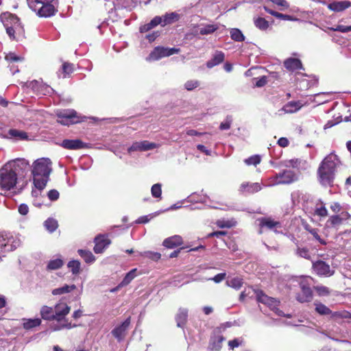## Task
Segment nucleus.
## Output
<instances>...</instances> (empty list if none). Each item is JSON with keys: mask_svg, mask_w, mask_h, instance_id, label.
<instances>
[{"mask_svg": "<svg viewBox=\"0 0 351 351\" xmlns=\"http://www.w3.org/2000/svg\"><path fill=\"white\" fill-rule=\"evenodd\" d=\"M29 167V162L24 158H16L7 162L0 169V195H5L13 190L18 178L24 176Z\"/></svg>", "mask_w": 351, "mask_h": 351, "instance_id": "nucleus-1", "label": "nucleus"}, {"mask_svg": "<svg viewBox=\"0 0 351 351\" xmlns=\"http://www.w3.org/2000/svg\"><path fill=\"white\" fill-rule=\"evenodd\" d=\"M340 165L341 161L336 154L331 153L326 156L317 169L319 182L324 186H332Z\"/></svg>", "mask_w": 351, "mask_h": 351, "instance_id": "nucleus-2", "label": "nucleus"}, {"mask_svg": "<svg viewBox=\"0 0 351 351\" xmlns=\"http://www.w3.org/2000/svg\"><path fill=\"white\" fill-rule=\"evenodd\" d=\"M51 171L52 162L49 158H41L34 162L32 173L34 178V184L37 189L42 191L45 189Z\"/></svg>", "mask_w": 351, "mask_h": 351, "instance_id": "nucleus-3", "label": "nucleus"}, {"mask_svg": "<svg viewBox=\"0 0 351 351\" xmlns=\"http://www.w3.org/2000/svg\"><path fill=\"white\" fill-rule=\"evenodd\" d=\"M0 19L10 39H18L23 35V27L16 15L6 12L1 14Z\"/></svg>", "mask_w": 351, "mask_h": 351, "instance_id": "nucleus-4", "label": "nucleus"}, {"mask_svg": "<svg viewBox=\"0 0 351 351\" xmlns=\"http://www.w3.org/2000/svg\"><path fill=\"white\" fill-rule=\"evenodd\" d=\"M31 10L41 17H49L56 14L57 0H27Z\"/></svg>", "mask_w": 351, "mask_h": 351, "instance_id": "nucleus-5", "label": "nucleus"}, {"mask_svg": "<svg viewBox=\"0 0 351 351\" xmlns=\"http://www.w3.org/2000/svg\"><path fill=\"white\" fill-rule=\"evenodd\" d=\"M54 312L56 316V321L58 322L56 324L51 326L53 330H60L63 328H72L75 325H72L65 319L66 315L70 312L71 308L65 302H59L54 306Z\"/></svg>", "mask_w": 351, "mask_h": 351, "instance_id": "nucleus-6", "label": "nucleus"}, {"mask_svg": "<svg viewBox=\"0 0 351 351\" xmlns=\"http://www.w3.org/2000/svg\"><path fill=\"white\" fill-rule=\"evenodd\" d=\"M0 240L3 245L5 254L14 251L21 244L20 236L14 235L11 233H3L0 234Z\"/></svg>", "mask_w": 351, "mask_h": 351, "instance_id": "nucleus-7", "label": "nucleus"}, {"mask_svg": "<svg viewBox=\"0 0 351 351\" xmlns=\"http://www.w3.org/2000/svg\"><path fill=\"white\" fill-rule=\"evenodd\" d=\"M180 51V48H169L164 47H156L154 49V50L149 53V56L147 58V60L148 61H156L158 60L165 57H169L175 53H178Z\"/></svg>", "mask_w": 351, "mask_h": 351, "instance_id": "nucleus-8", "label": "nucleus"}, {"mask_svg": "<svg viewBox=\"0 0 351 351\" xmlns=\"http://www.w3.org/2000/svg\"><path fill=\"white\" fill-rule=\"evenodd\" d=\"M256 296L259 302L267 305L276 314L279 316H285L283 312L278 308L280 303L279 301L274 298L267 296L261 290L256 291Z\"/></svg>", "mask_w": 351, "mask_h": 351, "instance_id": "nucleus-9", "label": "nucleus"}, {"mask_svg": "<svg viewBox=\"0 0 351 351\" xmlns=\"http://www.w3.org/2000/svg\"><path fill=\"white\" fill-rule=\"evenodd\" d=\"M57 116L58 121L64 125L77 123L82 121L77 116V112L72 109L60 110L57 112Z\"/></svg>", "mask_w": 351, "mask_h": 351, "instance_id": "nucleus-10", "label": "nucleus"}, {"mask_svg": "<svg viewBox=\"0 0 351 351\" xmlns=\"http://www.w3.org/2000/svg\"><path fill=\"white\" fill-rule=\"evenodd\" d=\"M25 86L38 96L51 95L54 92L51 87L37 80L26 82Z\"/></svg>", "mask_w": 351, "mask_h": 351, "instance_id": "nucleus-11", "label": "nucleus"}, {"mask_svg": "<svg viewBox=\"0 0 351 351\" xmlns=\"http://www.w3.org/2000/svg\"><path fill=\"white\" fill-rule=\"evenodd\" d=\"M350 216L348 212H341L339 215H333L326 221L325 228L337 230L345 221L349 219Z\"/></svg>", "mask_w": 351, "mask_h": 351, "instance_id": "nucleus-12", "label": "nucleus"}, {"mask_svg": "<svg viewBox=\"0 0 351 351\" xmlns=\"http://www.w3.org/2000/svg\"><path fill=\"white\" fill-rule=\"evenodd\" d=\"M259 221V233L262 234L263 232L264 228H267L274 231L276 233H278L280 231H278V229L282 228L281 223L278 221H276L271 217H261L258 219L257 220Z\"/></svg>", "mask_w": 351, "mask_h": 351, "instance_id": "nucleus-13", "label": "nucleus"}, {"mask_svg": "<svg viewBox=\"0 0 351 351\" xmlns=\"http://www.w3.org/2000/svg\"><path fill=\"white\" fill-rule=\"evenodd\" d=\"M130 324V317H128L121 324L116 326L112 330V335L119 341L124 339L126 331Z\"/></svg>", "mask_w": 351, "mask_h": 351, "instance_id": "nucleus-14", "label": "nucleus"}, {"mask_svg": "<svg viewBox=\"0 0 351 351\" xmlns=\"http://www.w3.org/2000/svg\"><path fill=\"white\" fill-rule=\"evenodd\" d=\"M313 269L319 276H332L334 271L330 269L329 265L324 261H318L313 264Z\"/></svg>", "mask_w": 351, "mask_h": 351, "instance_id": "nucleus-15", "label": "nucleus"}, {"mask_svg": "<svg viewBox=\"0 0 351 351\" xmlns=\"http://www.w3.org/2000/svg\"><path fill=\"white\" fill-rule=\"evenodd\" d=\"M263 189V184L258 182H243L239 187V191L243 193L252 194L260 191Z\"/></svg>", "mask_w": 351, "mask_h": 351, "instance_id": "nucleus-16", "label": "nucleus"}, {"mask_svg": "<svg viewBox=\"0 0 351 351\" xmlns=\"http://www.w3.org/2000/svg\"><path fill=\"white\" fill-rule=\"evenodd\" d=\"M300 287L301 291L298 293L296 297L298 301L301 303L311 302L313 299V293L309 286L306 284H301Z\"/></svg>", "mask_w": 351, "mask_h": 351, "instance_id": "nucleus-17", "label": "nucleus"}, {"mask_svg": "<svg viewBox=\"0 0 351 351\" xmlns=\"http://www.w3.org/2000/svg\"><path fill=\"white\" fill-rule=\"evenodd\" d=\"M278 177L281 184H289L298 179V175L291 170H284L283 171L278 173Z\"/></svg>", "mask_w": 351, "mask_h": 351, "instance_id": "nucleus-18", "label": "nucleus"}, {"mask_svg": "<svg viewBox=\"0 0 351 351\" xmlns=\"http://www.w3.org/2000/svg\"><path fill=\"white\" fill-rule=\"evenodd\" d=\"M94 252L100 254L110 244V241L103 235H99L95 239Z\"/></svg>", "mask_w": 351, "mask_h": 351, "instance_id": "nucleus-19", "label": "nucleus"}, {"mask_svg": "<svg viewBox=\"0 0 351 351\" xmlns=\"http://www.w3.org/2000/svg\"><path fill=\"white\" fill-rule=\"evenodd\" d=\"M303 106L304 104L300 101H290L279 110L278 112L280 115L283 113H293L299 110Z\"/></svg>", "mask_w": 351, "mask_h": 351, "instance_id": "nucleus-20", "label": "nucleus"}, {"mask_svg": "<svg viewBox=\"0 0 351 351\" xmlns=\"http://www.w3.org/2000/svg\"><path fill=\"white\" fill-rule=\"evenodd\" d=\"M6 61L10 64V71L14 75L19 72L18 66H15L14 64L21 62L23 60V58L16 55L14 53H9L5 57Z\"/></svg>", "mask_w": 351, "mask_h": 351, "instance_id": "nucleus-21", "label": "nucleus"}, {"mask_svg": "<svg viewBox=\"0 0 351 351\" xmlns=\"http://www.w3.org/2000/svg\"><path fill=\"white\" fill-rule=\"evenodd\" d=\"M62 146L68 149H80L85 148L86 145L79 139H66L62 141Z\"/></svg>", "mask_w": 351, "mask_h": 351, "instance_id": "nucleus-22", "label": "nucleus"}, {"mask_svg": "<svg viewBox=\"0 0 351 351\" xmlns=\"http://www.w3.org/2000/svg\"><path fill=\"white\" fill-rule=\"evenodd\" d=\"M351 6L349 1H334L328 5V9L334 12H341Z\"/></svg>", "mask_w": 351, "mask_h": 351, "instance_id": "nucleus-23", "label": "nucleus"}, {"mask_svg": "<svg viewBox=\"0 0 351 351\" xmlns=\"http://www.w3.org/2000/svg\"><path fill=\"white\" fill-rule=\"evenodd\" d=\"M219 26L217 24H208L206 25H202L193 31L194 35L198 34L201 35H208L215 32L218 29Z\"/></svg>", "mask_w": 351, "mask_h": 351, "instance_id": "nucleus-24", "label": "nucleus"}, {"mask_svg": "<svg viewBox=\"0 0 351 351\" xmlns=\"http://www.w3.org/2000/svg\"><path fill=\"white\" fill-rule=\"evenodd\" d=\"M183 243L182 238L180 235H173L163 241L162 245L167 248H174Z\"/></svg>", "mask_w": 351, "mask_h": 351, "instance_id": "nucleus-25", "label": "nucleus"}, {"mask_svg": "<svg viewBox=\"0 0 351 351\" xmlns=\"http://www.w3.org/2000/svg\"><path fill=\"white\" fill-rule=\"evenodd\" d=\"M285 67L289 71H295L302 68L301 61L298 58H289L284 62Z\"/></svg>", "mask_w": 351, "mask_h": 351, "instance_id": "nucleus-26", "label": "nucleus"}, {"mask_svg": "<svg viewBox=\"0 0 351 351\" xmlns=\"http://www.w3.org/2000/svg\"><path fill=\"white\" fill-rule=\"evenodd\" d=\"M41 317L45 320H56L54 308L48 306H43L40 311Z\"/></svg>", "mask_w": 351, "mask_h": 351, "instance_id": "nucleus-27", "label": "nucleus"}, {"mask_svg": "<svg viewBox=\"0 0 351 351\" xmlns=\"http://www.w3.org/2000/svg\"><path fill=\"white\" fill-rule=\"evenodd\" d=\"M188 318V309L184 308H180L178 310V313L176 315V321L178 327L182 328Z\"/></svg>", "mask_w": 351, "mask_h": 351, "instance_id": "nucleus-28", "label": "nucleus"}, {"mask_svg": "<svg viewBox=\"0 0 351 351\" xmlns=\"http://www.w3.org/2000/svg\"><path fill=\"white\" fill-rule=\"evenodd\" d=\"M225 340V338L221 335L215 336L211 338L209 349L211 351H219L222 347V343Z\"/></svg>", "mask_w": 351, "mask_h": 351, "instance_id": "nucleus-29", "label": "nucleus"}, {"mask_svg": "<svg viewBox=\"0 0 351 351\" xmlns=\"http://www.w3.org/2000/svg\"><path fill=\"white\" fill-rule=\"evenodd\" d=\"M179 14L176 12L167 13L162 16H160L161 23L160 25L164 27L167 25L171 24L179 20Z\"/></svg>", "mask_w": 351, "mask_h": 351, "instance_id": "nucleus-30", "label": "nucleus"}, {"mask_svg": "<svg viewBox=\"0 0 351 351\" xmlns=\"http://www.w3.org/2000/svg\"><path fill=\"white\" fill-rule=\"evenodd\" d=\"M224 60V53L221 51H216L213 57L207 62L206 66L208 68L211 69Z\"/></svg>", "mask_w": 351, "mask_h": 351, "instance_id": "nucleus-31", "label": "nucleus"}, {"mask_svg": "<svg viewBox=\"0 0 351 351\" xmlns=\"http://www.w3.org/2000/svg\"><path fill=\"white\" fill-rule=\"evenodd\" d=\"M209 197L206 194L193 193L186 199L188 202L206 204Z\"/></svg>", "mask_w": 351, "mask_h": 351, "instance_id": "nucleus-32", "label": "nucleus"}, {"mask_svg": "<svg viewBox=\"0 0 351 351\" xmlns=\"http://www.w3.org/2000/svg\"><path fill=\"white\" fill-rule=\"evenodd\" d=\"M161 21L160 16H156L149 23L142 25L140 27V32L141 33L147 32L157 25H160Z\"/></svg>", "mask_w": 351, "mask_h": 351, "instance_id": "nucleus-33", "label": "nucleus"}, {"mask_svg": "<svg viewBox=\"0 0 351 351\" xmlns=\"http://www.w3.org/2000/svg\"><path fill=\"white\" fill-rule=\"evenodd\" d=\"M254 23L256 27L261 31H266L270 26L269 22L261 16L254 18Z\"/></svg>", "mask_w": 351, "mask_h": 351, "instance_id": "nucleus-34", "label": "nucleus"}, {"mask_svg": "<svg viewBox=\"0 0 351 351\" xmlns=\"http://www.w3.org/2000/svg\"><path fill=\"white\" fill-rule=\"evenodd\" d=\"M227 286L232 287L236 290H239L241 288L243 284V278L240 277H234L231 280H228L226 282Z\"/></svg>", "mask_w": 351, "mask_h": 351, "instance_id": "nucleus-35", "label": "nucleus"}, {"mask_svg": "<svg viewBox=\"0 0 351 351\" xmlns=\"http://www.w3.org/2000/svg\"><path fill=\"white\" fill-rule=\"evenodd\" d=\"M76 287L75 285H65L62 287L54 289L52 291V294L53 295H62L64 293H69L73 290L75 289Z\"/></svg>", "mask_w": 351, "mask_h": 351, "instance_id": "nucleus-36", "label": "nucleus"}, {"mask_svg": "<svg viewBox=\"0 0 351 351\" xmlns=\"http://www.w3.org/2000/svg\"><path fill=\"white\" fill-rule=\"evenodd\" d=\"M231 38L236 42H242L245 40V36L241 31L238 28H232L230 30Z\"/></svg>", "mask_w": 351, "mask_h": 351, "instance_id": "nucleus-37", "label": "nucleus"}, {"mask_svg": "<svg viewBox=\"0 0 351 351\" xmlns=\"http://www.w3.org/2000/svg\"><path fill=\"white\" fill-rule=\"evenodd\" d=\"M78 254L87 263H93L95 260L94 255L88 250H79Z\"/></svg>", "mask_w": 351, "mask_h": 351, "instance_id": "nucleus-38", "label": "nucleus"}, {"mask_svg": "<svg viewBox=\"0 0 351 351\" xmlns=\"http://www.w3.org/2000/svg\"><path fill=\"white\" fill-rule=\"evenodd\" d=\"M280 180L278 177V173H276L275 176L268 178L265 180L262 181V184L263 186H273L276 185L281 184L280 183Z\"/></svg>", "mask_w": 351, "mask_h": 351, "instance_id": "nucleus-39", "label": "nucleus"}, {"mask_svg": "<svg viewBox=\"0 0 351 351\" xmlns=\"http://www.w3.org/2000/svg\"><path fill=\"white\" fill-rule=\"evenodd\" d=\"M7 137L10 138L26 139L27 135L24 132L12 129L9 130Z\"/></svg>", "mask_w": 351, "mask_h": 351, "instance_id": "nucleus-40", "label": "nucleus"}, {"mask_svg": "<svg viewBox=\"0 0 351 351\" xmlns=\"http://www.w3.org/2000/svg\"><path fill=\"white\" fill-rule=\"evenodd\" d=\"M41 319L40 318L28 319L23 322V328L25 329H31L40 326Z\"/></svg>", "mask_w": 351, "mask_h": 351, "instance_id": "nucleus-41", "label": "nucleus"}, {"mask_svg": "<svg viewBox=\"0 0 351 351\" xmlns=\"http://www.w3.org/2000/svg\"><path fill=\"white\" fill-rule=\"evenodd\" d=\"M315 311L321 315H327L331 313V311L326 305L320 302H315Z\"/></svg>", "mask_w": 351, "mask_h": 351, "instance_id": "nucleus-42", "label": "nucleus"}, {"mask_svg": "<svg viewBox=\"0 0 351 351\" xmlns=\"http://www.w3.org/2000/svg\"><path fill=\"white\" fill-rule=\"evenodd\" d=\"M315 214L321 217H325L328 215V210L323 202L317 204L315 208Z\"/></svg>", "mask_w": 351, "mask_h": 351, "instance_id": "nucleus-43", "label": "nucleus"}, {"mask_svg": "<svg viewBox=\"0 0 351 351\" xmlns=\"http://www.w3.org/2000/svg\"><path fill=\"white\" fill-rule=\"evenodd\" d=\"M63 265V261L61 258H56L49 261L47 269L48 270H56Z\"/></svg>", "mask_w": 351, "mask_h": 351, "instance_id": "nucleus-44", "label": "nucleus"}, {"mask_svg": "<svg viewBox=\"0 0 351 351\" xmlns=\"http://www.w3.org/2000/svg\"><path fill=\"white\" fill-rule=\"evenodd\" d=\"M136 269H133L130 271L121 282V286L125 287L129 285L131 281L136 277Z\"/></svg>", "mask_w": 351, "mask_h": 351, "instance_id": "nucleus-45", "label": "nucleus"}, {"mask_svg": "<svg viewBox=\"0 0 351 351\" xmlns=\"http://www.w3.org/2000/svg\"><path fill=\"white\" fill-rule=\"evenodd\" d=\"M44 225L46 229L50 232H54L57 229L58 226V221L56 219L51 218L47 219L45 221Z\"/></svg>", "mask_w": 351, "mask_h": 351, "instance_id": "nucleus-46", "label": "nucleus"}, {"mask_svg": "<svg viewBox=\"0 0 351 351\" xmlns=\"http://www.w3.org/2000/svg\"><path fill=\"white\" fill-rule=\"evenodd\" d=\"M330 315L331 318H332L335 321H338L340 319H347L348 316L349 315V312L346 311L336 312L331 311V313Z\"/></svg>", "mask_w": 351, "mask_h": 351, "instance_id": "nucleus-47", "label": "nucleus"}, {"mask_svg": "<svg viewBox=\"0 0 351 351\" xmlns=\"http://www.w3.org/2000/svg\"><path fill=\"white\" fill-rule=\"evenodd\" d=\"M68 267L71 269L73 274H77L80 269V263L78 261H71L68 263Z\"/></svg>", "mask_w": 351, "mask_h": 351, "instance_id": "nucleus-48", "label": "nucleus"}, {"mask_svg": "<svg viewBox=\"0 0 351 351\" xmlns=\"http://www.w3.org/2000/svg\"><path fill=\"white\" fill-rule=\"evenodd\" d=\"M236 222L234 220H218L216 223L217 226L221 228H231L235 225Z\"/></svg>", "mask_w": 351, "mask_h": 351, "instance_id": "nucleus-49", "label": "nucleus"}, {"mask_svg": "<svg viewBox=\"0 0 351 351\" xmlns=\"http://www.w3.org/2000/svg\"><path fill=\"white\" fill-rule=\"evenodd\" d=\"M141 255L156 261L159 260L161 257V254L160 253L151 251L144 252L141 253Z\"/></svg>", "mask_w": 351, "mask_h": 351, "instance_id": "nucleus-50", "label": "nucleus"}, {"mask_svg": "<svg viewBox=\"0 0 351 351\" xmlns=\"http://www.w3.org/2000/svg\"><path fill=\"white\" fill-rule=\"evenodd\" d=\"M141 151H147L155 149L158 147L156 143H150L147 141H140Z\"/></svg>", "mask_w": 351, "mask_h": 351, "instance_id": "nucleus-51", "label": "nucleus"}, {"mask_svg": "<svg viewBox=\"0 0 351 351\" xmlns=\"http://www.w3.org/2000/svg\"><path fill=\"white\" fill-rule=\"evenodd\" d=\"M245 163L247 165H254L256 166L261 162V158L258 155H254L249 157L248 158L245 159Z\"/></svg>", "mask_w": 351, "mask_h": 351, "instance_id": "nucleus-52", "label": "nucleus"}, {"mask_svg": "<svg viewBox=\"0 0 351 351\" xmlns=\"http://www.w3.org/2000/svg\"><path fill=\"white\" fill-rule=\"evenodd\" d=\"M151 192L154 197H160L162 194L161 184L158 183L154 184L152 187Z\"/></svg>", "mask_w": 351, "mask_h": 351, "instance_id": "nucleus-53", "label": "nucleus"}, {"mask_svg": "<svg viewBox=\"0 0 351 351\" xmlns=\"http://www.w3.org/2000/svg\"><path fill=\"white\" fill-rule=\"evenodd\" d=\"M232 122V119L231 116H227L225 121L221 122L219 125V129L221 130H226L230 128L231 124Z\"/></svg>", "mask_w": 351, "mask_h": 351, "instance_id": "nucleus-54", "label": "nucleus"}, {"mask_svg": "<svg viewBox=\"0 0 351 351\" xmlns=\"http://www.w3.org/2000/svg\"><path fill=\"white\" fill-rule=\"evenodd\" d=\"M199 86V82L197 80H189L184 84V87L187 90H193Z\"/></svg>", "mask_w": 351, "mask_h": 351, "instance_id": "nucleus-55", "label": "nucleus"}, {"mask_svg": "<svg viewBox=\"0 0 351 351\" xmlns=\"http://www.w3.org/2000/svg\"><path fill=\"white\" fill-rule=\"evenodd\" d=\"M331 30L335 32H340L343 33H346L348 32H351V25L350 26H345L342 25H337L333 27L330 28Z\"/></svg>", "mask_w": 351, "mask_h": 351, "instance_id": "nucleus-56", "label": "nucleus"}, {"mask_svg": "<svg viewBox=\"0 0 351 351\" xmlns=\"http://www.w3.org/2000/svg\"><path fill=\"white\" fill-rule=\"evenodd\" d=\"M296 254L299 256L306 258V259H309L311 258L308 250L306 248H304V247H303V248L298 247L297 250Z\"/></svg>", "mask_w": 351, "mask_h": 351, "instance_id": "nucleus-57", "label": "nucleus"}, {"mask_svg": "<svg viewBox=\"0 0 351 351\" xmlns=\"http://www.w3.org/2000/svg\"><path fill=\"white\" fill-rule=\"evenodd\" d=\"M243 343V339L241 338H236L233 340H230L228 341V346L230 349L233 350L235 348L239 347Z\"/></svg>", "mask_w": 351, "mask_h": 351, "instance_id": "nucleus-58", "label": "nucleus"}, {"mask_svg": "<svg viewBox=\"0 0 351 351\" xmlns=\"http://www.w3.org/2000/svg\"><path fill=\"white\" fill-rule=\"evenodd\" d=\"M309 232L313 235L315 239H316L320 244L325 245L326 241L320 237L318 234V230L315 228L309 230Z\"/></svg>", "mask_w": 351, "mask_h": 351, "instance_id": "nucleus-59", "label": "nucleus"}, {"mask_svg": "<svg viewBox=\"0 0 351 351\" xmlns=\"http://www.w3.org/2000/svg\"><path fill=\"white\" fill-rule=\"evenodd\" d=\"M315 290L320 296L327 295L330 293L328 288L324 286H317L315 287Z\"/></svg>", "mask_w": 351, "mask_h": 351, "instance_id": "nucleus-60", "label": "nucleus"}, {"mask_svg": "<svg viewBox=\"0 0 351 351\" xmlns=\"http://www.w3.org/2000/svg\"><path fill=\"white\" fill-rule=\"evenodd\" d=\"M62 71L65 75H69L73 71V64L65 62L62 64Z\"/></svg>", "mask_w": 351, "mask_h": 351, "instance_id": "nucleus-61", "label": "nucleus"}, {"mask_svg": "<svg viewBox=\"0 0 351 351\" xmlns=\"http://www.w3.org/2000/svg\"><path fill=\"white\" fill-rule=\"evenodd\" d=\"M114 4L118 8H128L130 7L128 0H114Z\"/></svg>", "mask_w": 351, "mask_h": 351, "instance_id": "nucleus-62", "label": "nucleus"}, {"mask_svg": "<svg viewBox=\"0 0 351 351\" xmlns=\"http://www.w3.org/2000/svg\"><path fill=\"white\" fill-rule=\"evenodd\" d=\"M59 192L55 189L50 190L47 193V196L51 201L57 200L59 198Z\"/></svg>", "mask_w": 351, "mask_h": 351, "instance_id": "nucleus-63", "label": "nucleus"}, {"mask_svg": "<svg viewBox=\"0 0 351 351\" xmlns=\"http://www.w3.org/2000/svg\"><path fill=\"white\" fill-rule=\"evenodd\" d=\"M299 163L300 162L298 159H292L285 161V166L287 167L297 168Z\"/></svg>", "mask_w": 351, "mask_h": 351, "instance_id": "nucleus-64", "label": "nucleus"}]
</instances>
